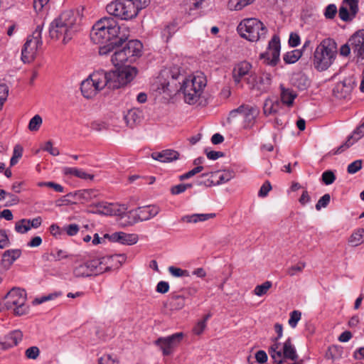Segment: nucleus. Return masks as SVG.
Masks as SVG:
<instances>
[{
    "instance_id": "25",
    "label": "nucleus",
    "mask_w": 364,
    "mask_h": 364,
    "mask_svg": "<svg viewBox=\"0 0 364 364\" xmlns=\"http://www.w3.org/2000/svg\"><path fill=\"white\" fill-rule=\"evenodd\" d=\"M23 338V333L19 330H15L8 334L4 341L0 343L1 348L3 350H7L11 347L17 346Z\"/></svg>"
},
{
    "instance_id": "5",
    "label": "nucleus",
    "mask_w": 364,
    "mask_h": 364,
    "mask_svg": "<svg viewBox=\"0 0 364 364\" xmlns=\"http://www.w3.org/2000/svg\"><path fill=\"white\" fill-rule=\"evenodd\" d=\"M337 54V44L330 38L323 39L316 47L314 55V68L319 71L327 70L333 63Z\"/></svg>"
},
{
    "instance_id": "22",
    "label": "nucleus",
    "mask_w": 364,
    "mask_h": 364,
    "mask_svg": "<svg viewBox=\"0 0 364 364\" xmlns=\"http://www.w3.org/2000/svg\"><path fill=\"white\" fill-rule=\"evenodd\" d=\"M142 43L138 40L129 41L122 48L126 51L129 63H132L141 55Z\"/></svg>"
},
{
    "instance_id": "1",
    "label": "nucleus",
    "mask_w": 364,
    "mask_h": 364,
    "mask_svg": "<svg viewBox=\"0 0 364 364\" xmlns=\"http://www.w3.org/2000/svg\"><path fill=\"white\" fill-rule=\"evenodd\" d=\"M183 77L180 91L183 96L184 102L188 105H196L200 100L206 86L207 80L201 73L190 75L183 77L181 69L178 66H172L163 69L158 76L155 86L159 94L170 95L177 89L176 81Z\"/></svg>"
},
{
    "instance_id": "58",
    "label": "nucleus",
    "mask_w": 364,
    "mask_h": 364,
    "mask_svg": "<svg viewBox=\"0 0 364 364\" xmlns=\"http://www.w3.org/2000/svg\"><path fill=\"white\" fill-rule=\"evenodd\" d=\"M362 168L361 160H356L348 166V172L350 174L358 172Z\"/></svg>"
},
{
    "instance_id": "9",
    "label": "nucleus",
    "mask_w": 364,
    "mask_h": 364,
    "mask_svg": "<svg viewBox=\"0 0 364 364\" xmlns=\"http://www.w3.org/2000/svg\"><path fill=\"white\" fill-rule=\"evenodd\" d=\"M107 13L122 20H129L136 16L135 7L130 0H117L107 4Z\"/></svg>"
},
{
    "instance_id": "21",
    "label": "nucleus",
    "mask_w": 364,
    "mask_h": 364,
    "mask_svg": "<svg viewBox=\"0 0 364 364\" xmlns=\"http://www.w3.org/2000/svg\"><path fill=\"white\" fill-rule=\"evenodd\" d=\"M354 87V81L351 78H346L337 82L333 87V95L338 99L348 98Z\"/></svg>"
},
{
    "instance_id": "19",
    "label": "nucleus",
    "mask_w": 364,
    "mask_h": 364,
    "mask_svg": "<svg viewBox=\"0 0 364 364\" xmlns=\"http://www.w3.org/2000/svg\"><path fill=\"white\" fill-rule=\"evenodd\" d=\"M252 66L247 61H242L237 63L232 70V78L236 85L240 84L242 79L245 80L246 77L254 75L252 70Z\"/></svg>"
},
{
    "instance_id": "53",
    "label": "nucleus",
    "mask_w": 364,
    "mask_h": 364,
    "mask_svg": "<svg viewBox=\"0 0 364 364\" xmlns=\"http://www.w3.org/2000/svg\"><path fill=\"white\" fill-rule=\"evenodd\" d=\"M331 200V196L328 193L324 194L316 204V209L320 210L322 208H326Z\"/></svg>"
},
{
    "instance_id": "17",
    "label": "nucleus",
    "mask_w": 364,
    "mask_h": 364,
    "mask_svg": "<svg viewBox=\"0 0 364 364\" xmlns=\"http://www.w3.org/2000/svg\"><path fill=\"white\" fill-rule=\"evenodd\" d=\"M97 196L98 191L96 189H83L67 194L65 198H68V199H65L63 201L72 203H85L97 198Z\"/></svg>"
},
{
    "instance_id": "35",
    "label": "nucleus",
    "mask_w": 364,
    "mask_h": 364,
    "mask_svg": "<svg viewBox=\"0 0 364 364\" xmlns=\"http://www.w3.org/2000/svg\"><path fill=\"white\" fill-rule=\"evenodd\" d=\"M349 244L353 247H357L364 242V229L360 228L355 230L348 240Z\"/></svg>"
},
{
    "instance_id": "52",
    "label": "nucleus",
    "mask_w": 364,
    "mask_h": 364,
    "mask_svg": "<svg viewBox=\"0 0 364 364\" xmlns=\"http://www.w3.org/2000/svg\"><path fill=\"white\" fill-rule=\"evenodd\" d=\"M322 181L326 185L332 184L336 180V176L331 171H326L322 173Z\"/></svg>"
},
{
    "instance_id": "12",
    "label": "nucleus",
    "mask_w": 364,
    "mask_h": 364,
    "mask_svg": "<svg viewBox=\"0 0 364 364\" xmlns=\"http://www.w3.org/2000/svg\"><path fill=\"white\" fill-rule=\"evenodd\" d=\"M92 208L91 213L106 215H122L127 209L126 205L117 203H109L107 202H99L90 205Z\"/></svg>"
},
{
    "instance_id": "27",
    "label": "nucleus",
    "mask_w": 364,
    "mask_h": 364,
    "mask_svg": "<svg viewBox=\"0 0 364 364\" xmlns=\"http://www.w3.org/2000/svg\"><path fill=\"white\" fill-rule=\"evenodd\" d=\"M178 156L179 154L177 151L171 149H166L161 152H154L151 154V157L154 160L163 163L171 162L176 160L178 158Z\"/></svg>"
},
{
    "instance_id": "28",
    "label": "nucleus",
    "mask_w": 364,
    "mask_h": 364,
    "mask_svg": "<svg viewBox=\"0 0 364 364\" xmlns=\"http://www.w3.org/2000/svg\"><path fill=\"white\" fill-rule=\"evenodd\" d=\"M215 217V213H198L184 215L181 218V220L183 223H196L198 222L206 221Z\"/></svg>"
},
{
    "instance_id": "62",
    "label": "nucleus",
    "mask_w": 364,
    "mask_h": 364,
    "mask_svg": "<svg viewBox=\"0 0 364 364\" xmlns=\"http://www.w3.org/2000/svg\"><path fill=\"white\" fill-rule=\"evenodd\" d=\"M289 44L291 47H296L300 44V37L297 33H291L289 36Z\"/></svg>"
},
{
    "instance_id": "16",
    "label": "nucleus",
    "mask_w": 364,
    "mask_h": 364,
    "mask_svg": "<svg viewBox=\"0 0 364 364\" xmlns=\"http://www.w3.org/2000/svg\"><path fill=\"white\" fill-rule=\"evenodd\" d=\"M237 113L241 114L244 118V127L245 129H250L253 126L259 111L256 107L242 105L238 108L231 111L230 115L235 117Z\"/></svg>"
},
{
    "instance_id": "45",
    "label": "nucleus",
    "mask_w": 364,
    "mask_h": 364,
    "mask_svg": "<svg viewBox=\"0 0 364 364\" xmlns=\"http://www.w3.org/2000/svg\"><path fill=\"white\" fill-rule=\"evenodd\" d=\"M271 287L272 282L267 281L260 285L256 286V287L254 289V293L255 295L258 296H262L267 292V291L271 288Z\"/></svg>"
},
{
    "instance_id": "18",
    "label": "nucleus",
    "mask_w": 364,
    "mask_h": 364,
    "mask_svg": "<svg viewBox=\"0 0 364 364\" xmlns=\"http://www.w3.org/2000/svg\"><path fill=\"white\" fill-rule=\"evenodd\" d=\"M358 12V0H343L338 16L344 22L352 21Z\"/></svg>"
},
{
    "instance_id": "49",
    "label": "nucleus",
    "mask_w": 364,
    "mask_h": 364,
    "mask_svg": "<svg viewBox=\"0 0 364 364\" xmlns=\"http://www.w3.org/2000/svg\"><path fill=\"white\" fill-rule=\"evenodd\" d=\"M168 272L175 277H188L189 273L187 270L182 269L178 267L171 266L168 267Z\"/></svg>"
},
{
    "instance_id": "63",
    "label": "nucleus",
    "mask_w": 364,
    "mask_h": 364,
    "mask_svg": "<svg viewBox=\"0 0 364 364\" xmlns=\"http://www.w3.org/2000/svg\"><path fill=\"white\" fill-rule=\"evenodd\" d=\"M50 256L55 260H60L63 258L67 257L66 252L62 250H55L50 253Z\"/></svg>"
},
{
    "instance_id": "43",
    "label": "nucleus",
    "mask_w": 364,
    "mask_h": 364,
    "mask_svg": "<svg viewBox=\"0 0 364 364\" xmlns=\"http://www.w3.org/2000/svg\"><path fill=\"white\" fill-rule=\"evenodd\" d=\"M15 230L17 232L24 234L31 230L30 220L22 219L18 221L15 225Z\"/></svg>"
},
{
    "instance_id": "39",
    "label": "nucleus",
    "mask_w": 364,
    "mask_h": 364,
    "mask_svg": "<svg viewBox=\"0 0 364 364\" xmlns=\"http://www.w3.org/2000/svg\"><path fill=\"white\" fill-rule=\"evenodd\" d=\"M62 293L60 291H55L53 293H50L48 295L41 296L40 297H37L34 299L32 301L33 305H38L43 304L44 302L52 301L55 299L56 298L60 296Z\"/></svg>"
},
{
    "instance_id": "44",
    "label": "nucleus",
    "mask_w": 364,
    "mask_h": 364,
    "mask_svg": "<svg viewBox=\"0 0 364 364\" xmlns=\"http://www.w3.org/2000/svg\"><path fill=\"white\" fill-rule=\"evenodd\" d=\"M42 123V117L39 114H36L30 119L28 128L31 132H36L39 129Z\"/></svg>"
},
{
    "instance_id": "33",
    "label": "nucleus",
    "mask_w": 364,
    "mask_h": 364,
    "mask_svg": "<svg viewBox=\"0 0 364 364\" xmlns=\"http://www.w3.org/2000/svg\"><path fill=\"white\" fill-rule=\"evenodd\" d=\"M73 274L77 277H89L92 274L88 262L77 264L73 269Z\"/></svg>"
},
{
    "instance_id": "37",
    "label": "nucleus",
    "mask_w": 364,
    "mask_h": 364,
    "mask_svg": "<svg viewBox=\"0 0 364 364\" xmlns=\"http://www.w3.org/2000/svg\"><path fill=\"white\" fill-rule=\"evenodd\" d=\"M254 1L255 0H229L228 6L231 11H240Z\"/></svg>"
},
{
    "instance_id": "8",
    "label": "nucleus",
    "mask_w": 364,
    "mask_h": 364,
    "mask_svg": "<svg viewBox=\"0 0 364 364\" xmlns=\"http://www.w3.org/2000/svg\"><path fill=\"white\" fill-rule=\"evenodd\" d=\"M42 28L38 26L33 33L28 36L21 50V60L24 63L32 62L36 57L38 49L42 46Z\"/></svg>"
},
{
    "instance_id": "64",
    "label": "nucleus",
    "mask_w": 364,
    "mask_h": 364,
    "mask_svg": "<svg viewBox=\"0 0 364 364\" xmlns=\"http://www.w3.org/2000/svg\"><path fill=\"white\" fill-rule=\"evenodd\" d=\"M169 284L168 282L161 281L157 284L156 291L161 294H165L168 291Z\"/></svg>"
},
{
    "instance_id": "10",
    "label": "nucleus",
    "mask_w": 364,
    "mask_h": 364,
    "mask_svg": "<svg viewBox=\"0 0 364 364\" xmlns=\"http://www.w3.org/2000/svg\"><path fill=\"white\" fill-rule=\"evenodd\" d=\"M279 343H274L269 349V353L276 364H282L284 359L295 361L298 358L296 348L290 338L283 343L282 350H278Z\"/></svg>"
},
{
    "instance_id": "11",
    "label": "nucleus",
    "mask_w": 364,
    "mask_h": 364,
    "mask_svg": "<svg viewBox=\"0 0 364 364\" xmlns=\"http://www.w3.org/2000/svg\"><path fill=\"white\" fill-rule=\"evenodd\" d=\"M280 49V38L279 36L274 35L269 41L267 50L259 55V58L263 60V63L275 66L279 61Z\"/></svg>"
},
{
    "instance_id": "29",
    "label": "nucleus",
    "mask_w": 364,
    "mask_h": 364,
    "mask_svg": "<svg viewBox=\"0 0 364 364\" xmlns=\"http://www.w3.org/2000/svg\"><path fill=\"white\" fill-rule=\"evenodd\" d=\"M142 117L141 112L138 109H131L124 115V119L129 127H133L139 123Z\"/></svg>"
},
{
    "instance_id": "7",
    "label": "nucleus",
    "mask_w": 364,
    "mask_h": 364,
    "mask_svg": "<svg viewBox=\"0 0 364 364\" xmlns=\"http://www.w3.org/2000/svg\"><path fill=\"white\" fill-rule=\"evenodd\" d=\"M240 36L251 42H257L265 38L267 28L264 23L255 18H245L237 27Z\"/></svg>"
},
{
    "instance_id": "13",
    "label": "nucleus",
    "mask_w": 364,
    "mask_h": 364,
    "mask_svg": "<svg viewBox=\"0 0 364 364\" xmlns=\"http://www.w3.org/2000/svg\"><path fill=\"white\" fill-rule=\"evenodd\" d=\"M183 338V333L179 332L169 336L161 337L155 341V344L160 348L164 355H168L180 344Z\"/></svg>"
},
{
    "instance_id": "14",
    "label": "nucleus",
    "mask_w": 364,
    "mask_h": 364,
    "mask_svg": "<svg viewBox=\"0 0 364 364\" xmlns=\"http://www.w3.org/2000/svg\"><path fill=\"white\" fill-rule=\"evenodd\" d=\"M160 212V208L155 205L139 207L128 212V217L133 223L145 221L155 217Z\"/></svg>"
},
{
    "instance_id": "56",
    "label": "nucleus",
    "mask_w": 364,
    "mask_h": 364,
    "mask_svg": "<svg viewBox=\"0 0 364 364\" xmlns=\"http://www.w3.org/2000/svg\"><path fill=\"white\" fill-rule=\"evenodd\" d=\"M191 186H192L191 184L181 183V184L172 186L171 188V193L173 195H178V194L183 193L184 191H186V190L188 188H191Z\"/></svg>"
},
{
    "instance_id": "57",
    "label": "nucleus",
    "mask_w": 364,
    "mask_h": 364,
    "mask_svg": "<svg viewBox=\"0 0 364 364\" xmlns=\"http://www.w3.org/2000/svg\"><path fill=\"white\" fill-rule=\"evenodd\" d=\"M272 189V186H271V183H269V181H265L262 186L260 187V189L258 192V196L259 197H262V198H264V197H266L269 192L271 191Z\"/></svg>"
},
{
    "instance_id": "51",
    "label": "nucleus",
    "mask_w": 364,
    "mask_h": 364,
    "mask_svg": "<svg viewBox=\"0 0 364 364\" xmlns=\"http://www.w3.org/2000/svg\"><path fill=\"white\" fill-rule=\"evenodd\" d=\"M203 170V166H198L196 168H193L192 170L188 171L187 173L182 174L179 176V179L181 181L188 179L196 174L200 173Z\"/></svg>"
},
{
    "instance_id": "26",
    "label": "nucleus",
    "mask_w": 364,
    "mask_h": 364,
    "mask_svg": "<svg viewBox=\"0 0 364 364\" xmlns=\"http://www.w3.org/2000/svg\"><path fill=\"white\" fill-rule=\"evenodd\" d=\"M80 90L82 95L87 99L93 97L100 91L90 77L82 82Z\"/></svg>"
},
{
    "instance_id": "2",
    "label": "nucleus",
    "mask_w": 364,
    "mask_h": 364,
    "mask_svg": "<svg viewBox=\"0 0 364 364\" xmlns=\"http://www.w3.org/2000/svg\"><path fill=\"white\" fill-rule=\"evenodd\" d=\"M129 36V28L124 25L119 26L112 17L100 19L92 26L90 38L95 44H105L100 48V55L109 53L114 46H119Z\"/></svg>"
},
{
    "instance_id": "36",
    "label": "nucleus",
    "mask_w": 364,
    "mask_h": 364,
    "mask_svg": "<svg viewBox=\"0 0 364 364\" xmlns=\"http://www.w3.org/2000/svg\"><path fill=\"white\" fill-rule=\"evenodd\" d=\"M296 96V94L293 90L282 87L281 99L284 104L289 107L291 106Z\"/></svg>"
},
{
    "instance_id": "48",
    "label": "nucleus",
    "mask_w": 364,
    "mask_h": 364,
    "mask_svg": "<svg viewBox=\"0 0 364 364\" xmlns=\"http://www.w3.org/2000/svg\"><path fill=\"white\" fill-rule=\"evenodd\" d=\"M338 13V9L334 4H328L323 11V15L326 19H333Z\"/></svg>"
},
{
    "instance_id": "34",
    "label": "nucleus",
    "mask_w": 364,
    "mask_h": 364,
    "mask_svg": "<svg viewBox=\"0 0 364 364\" xmlns=\"http://www.w3.org/2000/svg\"><path fill=\"white\" fill-rule=\"evenodd\" d=\"M100 264L98 266L97 274H102L114 268V264H112V259L109 255L100 258Z\"/></svg>"
},
{
    "instance_id": "24",
    "label": "nucleus",
    "mask_w": 364,
    "mask_h": 364,
    "mask_svg": "<svg viewBox=\"0 0 364 364\" xmlns=\"http://www.w3.org/2000/svg\"><path fill=\"white\" fill-rule=\"evenodd\" d=\"M364 136V122L358 126L350 135L345 143L341 145L335 152L336 154H341L346 149L351 146L355 142Z\"/></svg>"
},
{
    "instance_id": "50",
    "label": "nucleus",
    "mask_w": 364,
    "mask_h": 364,
    "mask_svg": "<svg viewBox=\"0 0 364 364\" xmlns=\"http://www.w3.org/2000/svg\"><path fill=\"white\" fill-rule=\"evenodd\" d=\"M110 259H112V264H114V268H119L123 263L125 262L127 257L124 254L109 255Z\"/></svg>"
},
{
    "instance_id": "32",
    "label": "nucleus",
    "mask_w": 364,
    "mask_h": 364,
    "mask_svg": "<svg viewBox=\"0 0 364 364\" xmlns=\"http://www.w3.org/2000/svg\"><path fill=\"white\" fill-rule=\"evenodd\" d=\"M111 61L115 67L121 66L128 63L126 51H124L123 48L117 49L112 55Z\"/></svg>"
},
{
    "instance_id": "59",
    "label": "nucleus",
    "mask_w": 364,
    "mask_h": 364,
    "mask_svg": "<svg viewBox=\"0 0 364 364\" xmlns=\"http://www.w3.org/2000/svg\"><path fill=\"white\" fill-rule=\"evenodd\" d=\"M43 149L53 156H58L60 154L58 149L53 146L51 141H48Z\"/></svg>"
},
{
    "instance_id": "55",
    "label": "nucleus",
    "mask_w": 364,
    "mask_h": 364,
    "mask_svg": "<svg viewBox=\"0 0 364 364\" xmlns=\"http://www.w3.org/2000/svg\"><path fill=\"white\" fill-rule=\"evenodd\" d=\"M132 2V4L135 7V13L137 15L139 11L142 9L146 7L150 0H130Z\"/></svg>"
},
{
    "instance_id": "15",
    "label": "nucleus",
    "mask_w": 364,
    "mask_h": 364,
    "mask_svg": "<svg viewBox=\"0 0 364 364\" xmlns=\"http://www.w3.org/2000/svg\"><path fill=\"white\" fill-rule=\"evenodd\" d=\"M272 81V75L267 73H254L246 77L245 82L251 90H257L262 92H266Z\"/></svg>"
},
{
    "instance_id": "60",
    "label": "nucleus",
    "mask_w": 364,
    "mask_h": 364,
    "mask_svg": "<svg viewBox=\"0 0 364 364\" xmlns=\"http://www.w3.org/2000/svg\"><path fill=\"white\" fill-rule=\"evenodd\" d=\"M39 353L40 350L36 346L30 347L26 350V356L29 359H36Z\"/></svg>"
},
{
    "instance_id": "54",
    "label": "nucleus",
    "mask_w": 364,
    "mask_h": 364,
    "mask_svg": "<svg viewBox=\"0 0 364 364\" xmlns=\"http://www.w3.org/2000/svg\"><path fill=\"white\" fill-rule=\"evenodd\" d=\"M9 95V87L5 84H0V109L2 108L4 102Z\"/></svg>"
},
{
    "instance_id": "41",
    "label": "nucleus",
    "mask_w": 364,
    "mask_h": 364,
    "mask_svg": "<svg viewBox=\"0 0 364 364\" xmlns=\"http://www.w3.org/2000/svg\"><path fill=\"white\" fill-rule=\"evenodd\" d=\"M215 175L218 178L216 182L217 185L227 183L234 177V173L230 171H225L222 173L218 171L215 173Z\"/></svg>"
},
{
    "instance_id": "46",
    "label": "nucleus",
    "mask_w": 364,
    "mask_h": 364,
    "mask_svg": "<svg viewBox=\"0 0 364 364\" xmlns=\"http://www.w3.org/2000/svg\"><path fill=\"white\" fill-rule=\"evenodd\" d=\"M22 154L23 147L19 144H16L14 148L13 156L10 161L11 166H13L18 163V159L21 158Z\"/></svg>"
},
{
    "instance_id": "42",
    "label": "nucleus",
    "mask_w": 364,
    "mask_h": 364,
    "mask_svg": "<svg viewBox=\"0 0 364 364\" xmlns=\"http://www.w3.org/2000/svg\"><path fill=\"white\" fill-rule=\"evenodd\" d=\"M305 267L306 263L304 262H299L296 264L288 267L286 272L289 276L294 277L302 272Z\"/></svg>"
},
{
    "instance_id": "23",
    "label": "nucleus",
    "mask_w": 364,
    "mask_h": 364,
    "mask_svg": "<svg viewBox=\"0 0 364 364\" xmlns=\"http://www.w3.org/2000/svg\"><path fill=\"white\" fill-rule=\"evenodd\" d=\"M105 238H108L112 242H117L122 245H132L138 242V235L129 234L124 232H116L112 234H105Z\"/></svg>"
},
{
    "instance_id": "31",
    "label": "nucleus",
    "mask_w": 364,
    "mask_h": 364,
    "mask_svg": "<svg viewBox=\"0 0 364 364\" xmlns=\"http://www.w3.org/2000/svg\"><path fill=\"white\" fill-rule=\"evenodd\" d=\"M186 304V299L183 296L172 294L168 299V305L171 310L177 311L183 309Z\"/></svg>"
},
{
    "instance_id": "40",
    "label": "nucleus",
    "mask_w": 364,
    "mask_h": 364,
    "mask_svg": "<svg viewBox=\"0 0 364 364\" xmlns=\"http://www.w3.org/2000/svg\"><path fill=\"white\" fill-rule=\"evenodd\" d=\"M21 252L20 250H9L4 253L3 259L5 262H8L9 264H11L21 256Z\"/></svg>"
},
{
    "instance_id": "4",
    "label": "nucleus",
    "mask_w": 364,
    "mask_h": 364,
    "mask_svg": "<svg viewBox=\"0 0 364 364\" xmlns=\"http://www.w3.org/2000/svg\"><path fill=\"white\" fill-rule=\"evenodd\" d=\"M81 17L77 12L65 11L55 19L50 26L49 34L51 38H62L67 43L80 30Z\"/></svg>"
},
{
    "instance_id": "30",
    "label": "nucleus",
    "mask_w": 364,
    "mask_h": 364,
    "mask_svg": "<svg viewBox=\"0 0 364 364\" xmlns=\"http://www.w3.org/2000/svg\"><path fill=\"white\" fill-rule=\"evenodd\" d=\"M63 172L65 175L74 176L81 179L91 181L94 178V175L87 173L80 168L64 167L63 169Z\"/></svg>"
},
{
    "instance_id": "6",
    "label": "nucleus",
    "mask_w": 364,
    "mask_h": 364,
    "mask_svg": "<svg viewBox=\"0 0 364 364\" xmlns=\"http://www.w3.org/2000/svg\"><path fill=\"white\" fill-rule=\"evenodd\" d=\"M5 307L15 316H22L29 313V306L26 304L27 294L25 289L13 287L5 296Z\"/></svg>"
},
{
    "instance_id": "61",
    "label": "nucleus",
    "mask_w": 364,
    "mask_h": 364,
    "mask_svg": "<svg viewBox=\"0 0 364 364\" xmlns=\"http://www.w3.org/2000/svg\"><path fill=\"white\" fill-rule=\"evenodd\" d=\"M9 244V240L5 230H0V248L4 249Z\"/></svg>"
},
{
    "instance_id": "38",
    "label": "nucleus",
    "mask_w": 364,
    "mask_h": 364,
    "mask_svg": "<svg viewBox=\"0 0 364 364\" xmlns=\"http://www.w3.org/2000/svg\"><path fill=\"white\" fill-rule=\"evenodd\" d=\"M301 55V50L296 49L286 53L284 55L283 59L286 63L291 64L296 63Z\"/></svg>"
},
{
    "instance_id": "20",
    "label": "nucleus",
    "mask_w": 364,
    "mask_h": 364,
    "mask_svg": "<svg viewBox=\"0 0 364 364\" xmlns=\"http://www.w3.org/2000/svg\"><path fill=\"white\" fill-rule=\"evenodd\" d=\"M353 53L359 59H364V29L355 32L349 39Z\"/></svg>"
},
{
    "instance_id": "3",
    "label": "nucleus",
    "mask_w": 364,
    "mask_h": 364,
    "mask_svg": "<svg viewBox=\"0 0 364 364\" xmlns=\"http://www.w3.org/2000/svg\"><path fill=\"white\" fill-rule=\"evenodd\" d=\"M136 75V68L124 66L110 71L95 70L89 77L101 91L105 87L113 90L120 88L132 81Z\"/></svg>"
},
{
    "instance_id": "47",
    "label": "nucleus",
    "mask_w": 364,
    "mask_h": 364,
    "mask_svg": "<svg viewBox=\"0 0 364 364\" xmlns=\"http://www.w3.org/2000/svg\"><path fill=\"white\" fill-rule=\"evenodd\" d=\"M98 364H120V363L116 355L105 354L99 359Z\"/></svg>"
}]
</instances>
